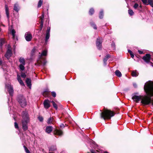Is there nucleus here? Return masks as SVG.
Segmentation results:
<instances>
[{
	"mask_svg": "<svg viewBox=\"0 0 153 153\" xmlns=\"http://www.w3.org/2000/svg\"><path fill=\"white\" fill-rule=\"evenodd\" d=\"M19 61L20 63V64L19 65L20 70L22 71L24 70L25 69L24 66L25 64V59L24 58L21 57L19 59Z\"/></svg>",
	"mask_w": 153,
	"mask_h": 153,
	"instance_id": "39448f33",
	"label": "nucleus"
},
{
	"mask_svg": "<svg viewBox=\"0 0 153 153\" xmlns=\"http://www.w3.org/2000/svg\"><path fill=\"white\" fill-rule=\"evenodd\" d=\"M102 41L101 39L98 37L96 41V45L97 47L99 49H100L101 48Z\"/></svg>",
	"mask_w": 153,
	"mask_h": 153,
	"instance_id": "0eeeda50",
	"label": "nucleus"
},
{
	"mask_svg": "<svg viewBox=\"0 0 153 153\" xmlns=\"http://www.w3.org/2000/svg\"><path fill=\"white\" fill-rule=\"evenodd\" d=\"M110 57V55H107L105 58L103 59V61L105 65H106V62H107L108 59Z\"/></svg>",
	"mask_w": 153,
	"mask_h": 153,
	"instance_id": "6ab92c4d",
	"label": "nucleus"
},
{
	"mask_svg": "<svg viewBox=\"0 0 153 153\" xmlns=\"http://www.w3.org/2000/svg\"><path fill=\"white\" fill-rule=\"evenodd\" d=\"M5 11H6V15H7V17L8 19L9 17V14L8 7L6 5H5Z\"/></svg>",
	"mask_w": 153,
	"mask_h": 153,
	"instance_id": "f3484780",
	"label": "nucleus"
},
{
	"mask_svg": "<svg viewBox=\"0 0 153 153\" xmlns=\"http://www.w3.org/2000/svg\"><path fill=\"white\" fill-rule=\"evenodd\" d=\"M142 1L144 4H146L147 2V0H142Z\"/></svg>",
	"mask_w": 153,
	"mask_h": 153,
	"instance_id": "37998d69",
	"label": "nucleus"
},
{
	"mask_svg": "<svg viewBox=\"0 0 153 153\" xmlns=\"http://www.w3.org/2000/svg\"><path fill=\"white\" fill-rule=\"evenodd\" d=\"M25 38L27 41H30L32 39V35L29 32L26 33L25 34Z\"/></svg>",
	"mask_w": 153,
	"mask_h": 153,
	"instance_id": "6e6552de",
	"label": "nucleus"
},
{
	"mask_svg": "<svg viewBox=\"0 0 153 153\" xmlns=\"http://www.w3.org/2000/svg\"><path fill=\"white\" fill-rule=\"evenodd\" d=\"M94 10L93 9L91 8V9L89 10V13L90 15H92V14H93V13H94Z\"/></svg>",
	"mask_w": 153,
	"mask_h": 153,
	"instance_id": "c756f323",
	"label": "nucleus"
},
{
	"mask_svg": "<svg viewBox=\"0 0 153 153\" xmlns=\"http://www.w3.org/2000/svg\"><path fill=\"white\" fill-rule=\"evenodd\" d=\"M53 119L52 117L51 118H50L48 120V124H53Z\"/></svg>",
	"mask_w": 153,
	"mask_h": 153,
	"instance_id": "5701e85b",
	"label": "nucleus"
},
{
	"mask_svg": "<svg viewBox=\"0 0 153 153\" xmlns=\"http://www.w3.org/2000/svg\"><path fill=\"white\" fill-rule=\"evenodd\" d=\"M55 133L59 135H61L62 134V132L61 130H56L55 131Z\"/></svg>",
	"mask_w": 153,
	"mask_h": 153,
	"instance_id": "aec40b11",
	"label": "nucleus"
},
{
	"mask_svg": "<svg viewBox=\"0 0 153 153\" xmlns=\"http://www.w3.org/2000/svg\"><path fill=\"white\" fill-rule=\"evenodd\" d=\"M14 125L15 128H18V126L17 123H16L15 122L14 123Z\"/></svg>",
	"mask_w": 153,
	"mask_h": 153,
	"instance_id": "a19ab883",
	"label": "nucleus"
},
{
	"mask_svg": "<svg viewBox=\"0 0 153 153\" xmlns=\"http://www.w3.org/2000/svg\"><path fill=\"white\" fill-rule=\"evenodd\" d=\"M128 52L130 53H132V51L130 50H128Z\"/></svg>",
	"mask_w": 153,
	"mask_h": 153,
	"instance_id": "3c124183",
	"label": "nucleus"
},
{
	"mask_svg": "<svg viewBox=\"0 0 153 153\" xmlns=\"http://www.w3.org/2000/svg\"><path fill=\"white\" fill-rule=\"evenodd\" d=\"M19 9L18 4L16 3L15 4L14 6V10L17 12H18Z\"/></svg>",
	"mask_w": 153,
	"mask_h": 153,
	"instance_id": "a211bd4d",
	"label": "nucleus"
},
{
	"mask_svg": "<svg viewBox=\"0 0 153 153\" xmlns=\"http://www.w3.org/2000/svg\"><path fill=\"white\" fill-rule=\"evenodd\" d=\"M144 89L147 95L145 96L134 95L132 97L134 101L138 102L141 100V103L144 105H147L151 102V97L153 96V82L149 81L146 82L144 85Z\"/></svg>",
	"mask_w": 153,
	"mask_h": 153,
	"instance_id": "f257e3e1",
	"label": "nucleus"
},
{
	"mask_svg": "<svg viewBox=\"0 0 153 153\" xmlns=\"http://www.w3.org/2000/svg\"><path fill=\"white\" fill-rule=\"evenodd\" d=\"M131 56L132 58H133L134 57V56L132 53H130Z\"/></svg>",
	"mask_w": 153,
	"mask_h": 153,
	"instance_id": "a18cd8bd",
	"label": "nucleus"
},
{
	"mask_svg": "<svg viewBox=\"0 0 153 153\" xmlns=\"http://www.w3.org/2000/svg\"><path fill=\"white\" fill-rule=\"evenodd\" d=\"M91 25L94 29H97L96 26L95 25V24H91Z\"/></svg>",
	"mask_w": 153,
	"mask_h": 153,
	"instance_id": "79ce46f5",
	"label": "nucleus"
},
{
	"mask_svg": "<svg viewBox=\"0 0 153 153\" xmlns=\"http://www.w3.org/2000/svg\"><path fill=\"white\" fill-rule=\"evenodd\" d=\"M111 46L113 47V48L114 49L115 48V44L114 43H113L111 44Z\"/></svg>",
	"mask_w": 153,
	"mask_h": 153,
	"instance_id": "c03bdc74",
	"label": "nucleus"
},
{
	"mask_svg": "<svg viewBox=\"0 0 153 153\" xmlns=\"http://www.w3.org/2000/svg\"><path fill=\"white\" fill-rule=\"evenodd\" d=\"M49 153H51V152H49Z\"/></svg>",
	"mask_w": 153,
	"mask_h": 153,
	"instance_id": "5fc2aeb1",
	"label": "nucleus"
},
{
	"mask_svg": "<svg viewBox=\"0 0 153 153\" xmlns=\"http://www.w3.org/2000/svg\"><path fill=\"white\" fill-rule=\"evenodd\" d=\"M143 59L146 62H149L150 59V55L149 54H147L146 56L143 57Z\"/></svg>",
	"mask_w": 153,
	"mask_h": 153,
	"instance_id": "9b49d317",
	"label": "nucleus"
},
{
	"mask_svg": "<svg viewBox=\"0 0 153 153\" xmlns=\"http://www.w3.org/2000/svg\"><path fill=\"white\" fill-rule=\"evenodd\" d=\"M138 52H139V53L140 54H142L143 53V51H140V50H138Z\"/></svg>",
	"mask_w": 153,
	"mask_h": 153,
	"instance_id": "49530a36",
	"label": "nucleus"
},
{
	"mask_svg": "<svg viewBox=\"0 0 153 153\" xmlns=\"http://www.w3.org/2000/svg\"><path fill=\"white\" fill-rule=\"evenodd\" d=\"M17 79L21 85H24V84L23 82L21 79L20 76L18 75H17Z\"/></svg>",
	"mask_w": 153,
	"mask_h": 153,
	"instance_id": "dca6fc26",
	"label": "nucleus"
},
{
	"mask_svg": "<svg viewBox=\"0 0 153 153\" xmlns=\"http://www.w3.org/2000/svg\"><path fill=\"white\" fill-rule=\"evenodd\" d=\"M9 30L10 33L12 36L13 37V39L14 38L15 36V30L13 29H12V27L11 26V27H9Z\"/></svg>",
	"mask_w": 153,
	"mask_h": 153,
	"instance_id": "ddd939ff",
	"label": "nucleus"
},
{
	"mask_svg": "<svg viewBox=\"0 0 153 153\" xmlns=\"http://www.w3.org/2000/svg\"><path fill=\"white\" fill-rule=\"evenodd\" d=\"M22 128L24 131H26L27 129V124L29 121L28 114L27 111L23 112L22 113Z\"/></svg>",
	"mask_w": 153,
	"mask_h": 153,
	"instance_id": "f03ea898",
	"label": "nucleus"
},
{
	"mask_svg": "<svg viewBox=\"0 0 153 153\" xmlns=\"http://www.w3.org/2000/svg\"><path fill=\"white\" fill-rule=\"evenodd\" d=\"M18 100L21 107H24L27 105L26 100L23 96H19L18 97Z\"/></svg>",
	"mask_w": 153,
	"mask_h": 153,
	"instance_id": "20e7f679",
	"label": "nucleus"
},
{
	"mask_svg": "<svg viewBox=\"0 0 153 153\" xmlns=\"http://www.w3.org/2000/svg\"><path fill=\"white\" fill-rule=\"evenodd\" d=\"M115 74L117 76L119 77H120L122 76L121 73L118 70H117L116 71Z\"/></svg>",
	"mask_w": 153,
	"mask_h": 153,
	"instance_id": "4be33fe9",
	"label": "nucleus"
},
{
	"mask_svg": "<svg viewBox=\"0 0 153 153\" xmlns=\"http://www.w3.org/2000/svg\"><path fill=\"white\" fill-rule=\"evenodd\" d=\"M47 51L46 50H44L40 54L41 56H46L47 54Z\"/></svg>",
	"mask_w": 153,
	"mask_h": 153,
	"instance_id": "b1692460",
	"label": "nucleus"
},
{
	"mask_svg": "<svg viewBox=\"0 0 153 153\" xmlns=\"http://www.w3.org/2000/svg\"><path fill=\"white\" fill-rule=\"evenodd\" d=\"M148 2L151 6L153 7V2L152 1V0H149Z\"/></svg>",
	"mask_w": 153,
	"mask_h": 153,
	"instance_id": "f704fd0d",
	"label": "nucleus"
},
{
	"mask_svg": "<svg viewBox=\"0 0 153 153\" xmlns=\"http://www.w3.org/2000/svg\"><path fill=\"white\" fill-rule=\"evenodd\" d=\"M53 130V128L52 126H47L46 128V132L48 133H49L51 132Z\"/></svg>",
	"mask_w": 153,
	"mask_h": 153,
	"instance_id": "4468645a",
	"label": "nucleus"
},
{
	"mask_svg": "<svg viewBox=\"0 0 153 153\" xmlns=\"http://www.w3.org/2000/svg\"><path fill=\"white\" fill-rule=\"evenodd\" d=\"M6 88H7V91L10 95H12L13 92V88L10 84L6 85Z\"/></svg>",
	"mask_w": 153,
	"mask_h": 153,
	"instance_id": "423d86ee",
	"label": "nucleus"
},
{
	"mask_svg": "<svg viewBox=\"0 0 153 153\" xmlns=\"http://www.w3.org/2000/svg\"><path fill=\"white\" fill-rule=\"evenodd\" d=\"M133 85L134 88H136L137 87V85L136 83H133Z\"/></svg>",
	"mask_w": 153,
	"mask_h": 153,
	"instance_id": "de8ad7c7",
	"label": "nucleus"
},
{
	"mask_svg": "<svg viewBox=\"0 0 153 153\" xmlns=\"http://www.w3.org/2000/svg\"><path fill=\"white\" fill-rule=\"evenodd\" d=\"M24 147L26 153H30L29 151L25 146H24Z\"/></svg>",
	"mask_w": 153,
	"mask_h": 153,
	"instance_id": "7c9ffc66",
	"label": "nucleus"
},
{
	"mask_svg": "<svg viewBox=\"0 0 153 153\" xmlns=\"http://www.w3.org/2000/svg\"><path fill=\"white\" fill-rule=\"evenodd\" d=\"M43 25V21H42V20L41 21V22H40V30H41L42 29V28Z\"/></svg>",
	"mask_w": 153,
	"mask_h": 153,
	"instance_id": "72a5a7b5",
	"label": "nucleus"
},
{
	"mask_svg": "<svg viewBox=\"0 0 153 153\" xmlns=\"http://www.w3.org/2000/svg\"><path fill=\"white\" fill-rule=\"evenodd\" d=\"M44 17V13H43L41 17L40 18V19H41V21L42 20L43 21Z\"/></svg>",
	"mask_w": 153,
	"mask_h": 153,
	"instance_id": "ea45409f",
	"label": "nucleus"
},
{
	"mask_svg": "<svg viewBox=\"0 0 153 153\" xmlns=\"http://www.w3.org/2000/svg\"><path fill=\"white\" fill-rule=\"evenodd\" d=\"M5 42V40L4 39L1 38L0 39V43L1 45H2Z\"/></svg>",
	"mask_w": 153,
	"mask_h": 153,
	"instance_id": "a878e982",
	"label": "nucleus"
},
{
	"mask_svg": "<svg viewBox=\"0 0 153 153\" xmlns=\"http://www.w3.org/2000/svg\"><path fill=\"white\" fill-rule=\"evenodd\" d=\"M138 6H139L138 4L137 3H136L134 4V7L135 9H137L138 7Z\"/></svg>",
	"mask_w": 153,
	"mask_h": 153,
	"instance_id": "c9c22d12",
	"label": "nucleus"
},
{
	"mask_svg": "<svg viewBox=\"0 0 153 153\" xmlns=\"http://www.w3.org/2000/svg\"><path fill=\"white\" fill-rule=\"evenodd\" d=\"M2 61L0 59V65H1L2 64Z\"/></svg>",
	"mask_w": 153,
	"mask_h": 153,
	"instance_id": "603ef678",
	"label": "nucleus"
},
{
	"mask_svg": "<svg viewBox=\"0 0 153 153\" xmlns=\"http://www.w3.org/2000/svg\"><path fill=\"white\" fill-rule=\"evenodd\" d=\"M21 76L23 78H25L26 76V75L25 74L22 73L21 74Z\"/></svg>",
	"mask_w": 153,
	"mask_h": 153,
	"instance_id": "4c0bfd02",
	"label": "nucleus"
},
{
	"mask_svg": "<svg viewBox=\"0 0 153 153\" xmlns=\"http://www.w3.org/2000/svg\"><path fill=\"white\" fill-rule=\"evenodd\" d=\"M44 105L45 108H48L50 107L49 101L48 100H45L44 102Z\"/></svg>",
	"mask_w": 153,
	"mask_h": 153,
	"instance_id": "f8f14e48",
	"label": "nucleus"
},
{
	"mask_svg": "<svg viewBox=\"0 0 153 153\" xmlns=\"http://www.w3.org/2000/svg\"><path fill=\"white\" fill-rule=\"evenodd\" d=\"M152 102V105L153 106V100H151V102H150L149 103V104L151 102Z\"/></svg>",
	"mask_w": 153,
	"mask_h": 153,
	"instance_id": "8fccbe9b",
	"label": "nucleus"
},
{
	"mask_svg": "<svg viewBox=\"0 0 153 153\" xmlns=\"http://www.w3.org/2000/svg\"><path fill=\"white\" fill-rule=\"evenodd\" d=\"M51 102L52 103L53 106V107L56 109H57V106L56 104L53 101H52Z\"/></svg>",
	"mask_w": 153,
	"mask_h": 153,
	"instance_id": "c85d7f7f",
	"label": "nucleus"
},
{
	"mask_svg": "<svg viewBox=\"0 0 153 153\" xmlns=\"http://www.w3.org/2000/svg\"><path fill=\"white\" fill-rule=\"evenodd\" d=\"M38 119L40 121L42 122L43 120V118L42 117L39 116L38 117Z\"/></svg>",
	"mask_w": 153,
	"mask_h": 153,
	"instance_id": "e433bc0d",
	"label": "nucleus"
},
{
	"mask_svg": "<svg viewBox=\"0 0 153 153\" xmlns=\"http://www.w3.org/2000/svg\"><path fill=\"white\" fill-rule=\"evenodd\" d=\"M131 74L133 76L136 77L138 76V73L136 71H133L132 72Z\"/></svg>",
	"mask_w": 153,
	"mask_h": 153,
	"instance_id": "393cba45",
	"label": "nucleus"
},
{
	"mask_svg": "<svg viewBox=\"0 0 153 153\" xmlns=\"http://www.w3.org/2000/svg\"><path fill=\"white\" fill-rule=\"evenodd\" d=\"M114 114L113 111L108 110H105L101 113L100 116L101 118L104 120L110 119Z\"/></svg>",
	"mask_w": 153,
	"mask_h": 153,
	"instance_id": "7ed1b4c3",
	"label": "nucleus"
},
{
	"mask_svg": "<svg viewBox=\"0 0 153 153\" xmlns=\"http://www.w3.org/2000/svg\"><path fill=\"white\" fill-rule=\"evenodd\" d=\"M128 12L129 14L131 16L134 13L133 10H129L128 11Z\"/></svg>",
	"mask_w": 153,
	"mask_h": 153,
	"instance_id": "2f4dec72",
	"label": "nucleus"
},
{
	"mask_svg": "<svg viewBox=\"0 0 153 153\" xmlns=\"http://www.w3.org/2000/svg\"><path fill=\"white\" fill-rule=\"evenodd\" d=\"M103 11H101L100 12V14H99V17L100 19H102V18L103 16Z\"/></svg>",
	"mask_w": 153,
	"mask_h": 153,
	"instance_id": "473e14b6",
	"label": "nucleus"
},
{
	"mask_svg": "<svg viewBox=\"0 0 153 153\" xmlns=\"http://www.w3.org/2000/svg\"><path fill=\"white\" fill-rule=\"evenodd\" d=\"M46 62L45 61H44V62H43V63H42V64L43 65H45L46 64Z\"/></svg>",
	"mask_w": 153,
	"mask_h": 153,
	"instance_id": "09e8293b",
	"label": "nucleus"
},
{
	"mask_svg": "<svg viewBox=\"0 0 153 153\" xmlns=\"http://www.w3.org/2000/svg\"><path fill=\"white\" fill-rule=\"evenodd\" d=\"M43 3V0H40L39 1L38 5V7H40L41 5H42Z\"/></svg>",
	"mask_w": 153,
	"mask_h": 153,
	"instance_id": "cd10ccee",
	"label": "nucleus"
},
{
	"mask_svg": "<svg viewBox=\"0 0 153 153\" xmlns=\"http://www.w3.org/2000/svg\"><path fill=\"white\" fill-rule=\"evenodd\" d=\"M26 82L27 86L29 87V88H31V82L30 79L28 78H27L26 80Z\"/></svg>",
	"mask_w": 153,
	"mask_h": 153,
	"instance_id": "2eb2a0df",
	"label": "nucleus"
},
{
	"mask_svg": "<svg viewBox=\"0 0 153 153\" xmlns=\"http://www.w3.org/2000/svg\"><path fill=\"white\" fill-rule=\"evenodd\" d=\"M52 95L54 97L56 96V93L55 92L53 91L52 92Z\"/></svg>",
	"mask_w": 153,
	"mask_h": 153,
	"instance_id": "58836bf2",
	"label": "nucleus"
},
{
	"mask_svg": "<svg viewBox=\"0 0 153 153\" xmlns=\"http://www.w3.org/2000/svg\"><path fill=\"white\" fill-rule=\"evenodd\" d=\"M56 146H51L49 148V151H53L56 150Z\"/></svg>",
	"mask_w": 153,
	"mask_h": 153,
	"instance_id": "412c9836",
	"label": "nucleus"
},
{
	"mask_svg": "<svg viewBox=\"0 0 153 153\" xmlns=\"http://www.w3.org/2000/svg\"><path fill=\"white\" fill-rule=\"evenodd\" d=\"M1 28H0V32H1Z\"/></svg>",
	"mask_w": 153,
	"mask_h": 153,
	"instance_id": "864d4df0",
	"label": "nucleus"
},
{
	"mask_svg": "<svg viewBox=\"0 0 153 153\" xmlns=\"http://www.w3.org/2000/svg\"><path fill=\"white\" fill-rule=\"evenodd\" d=\"M12 54L11 48L10 47H9L6 54H5V57L8 59L11 56Z\"/></svg>",
	"mask_w": 153,
	"mask_h": 153,
	"instance_id": "1a4fd4ad",
	"label": "nucleus"
},
{
	"mask_svg": "<svg viewBox=\"0 0 153 153\" xmlns=\"http://www.w3.org/2000/svg\"><path fill=\"white\" fill-rule=\"evenodd\" d=\"M50 27H48L46 31V37L45 39V41L46 42H47L48 39H49L50 37Z\"/></svg>",
	"mask_w": 153,
	"mask_h": 153,
	"instance_id": "9d476101",
	"label": "nucleus"
},
{
	"mask_svg": "<svg viewBox=\"0 0 153 153\" xmlns=\"http://www.w3.org/2000/svg\"><path fill=\"white\" fill-rule=\"evenodd\" d=\"M49 92L47 91H44L43 93V95L45 97H47L48 96Z\"/></svg>",
	"mask_w": 153,
	"mask_h": 153,
	"instance_id": "bb28decb",
	"label": "nucleus"
}]
</instances>
